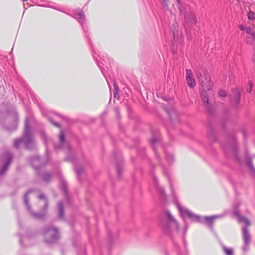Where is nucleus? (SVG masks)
Segmentation results:
<instances>
[{
  "instance_id": "1",
  "label": "nucleus",
  "mask_w": 255,
  "mask_h": 255,
  "mask_svg": "<svg viewBox=\"0 0 255 255\" xmlns=\"http://www.w3.org/2000/svg\"><path fill=\"white\" fill-rule=\"evenodd\" d=\"M196 76L201 85L202 91L201 97L204 104L207 108H209V98L213 95L212 90V84L210 81L209 75L205 72H200L198 71Z\"/></svg>"
},
{
  "instance_id": "2",
  "label": "nucleus",
  "mask_w": 255,
  "mask_h": 255,
  "mask_svg": "<svg viewBox=\"0 0 255 255\" xmlns=\"http://www.w3.org/2000/svg\"><path fill=\"white\" fill-rule=\"evenodd\" d=\"M196 76L201 85L202 91L201 97L204 104L207 108H209V98L213 95L212 90V84L210 81L209 75L205 72H200L198 71Z\"/></svg>"
},
{
  "instance_id": "3",
  "label": "nucleus",
  "mask_w": 255,
  "mask_h": 255,
  "mask_svg": "<svg viewBox=\"0 0 255 255\" xmlns=\"http://www.w3.org/2000/svg\"><path fill=\"white\" fill-rule=\"evenodd\" d=\"M21 143H24L26 147L28 149H31L34 146V141L31 137L27 119L25 120L23 136L22 138L15 140L14 146L16 148H18Z\"/></svg>"
},
{
  "instance_id": "4",
  "label": "nucleus",
  "mask_w": 255,
  "mask_h": 255,
  "mask_svg": "<svg viewBox=\"0 0 255 255\" xmlns=\"http://www.w3.org/2000/svg\"><path fill=\"white\" fill-rule=\"evenodd\" d=\"M238 220L240 223H243L246 225L242 228L243 239L244 240V245L242 249L244 252H246L249 249V245L251 240V236L248 229V227L251 225L250 221L243 217L239 215L238 214Z\"/></svg>"
},
{
  "instance_id": "5",
  "label": "nucleus",
  "mask_w": 255,
  "mask_h": 255,
  "mask_svg": "<svg viewBox=\"0 0 255 255\" xmlns=\"http://www.w3.org/2000/svg\"><path fill=\"white\" fill-rule=\"evenodd\" d=\"M167 218V222H165L162 221L160 223V227L163 231L167 233H170L172 231H178L179 230V225L169 211L166 212Z\"/></svg>"
},
{
  "instance_id": "6",
  "label": "nucleus",
  "mask_w": 255,
  "mask_h": 255,
  "mask_svg": "<svg viewBox=\"0 0 255 255\" xmlns=\"http://www.w3.org/2000/svg\"><path fill=\"white\" fill-rule=\"evenodd\" d=\"M45 242L48 243H53L59 238L58 232L56 228L48 227L43 231Z\"/></svg>"
},
{
  "instance_id": "7",
  "label": "nucleus",
  "mask_w": 255,
  "mask_h": 255,
  "mask_svg": "<svg viewBox=\"0 0 255 255\" xmlns=\"http://www.w3.org/2000/svg\"><path fill=\"white\" fill-rule=\"evenodd\" d=\"M12 156L8 152H5L0 158V162H4V164L3 166L1 169L0 170V175H2L7 169L9 165H10Z\"/></svg>"
},
{
  "instance_id": "8",
  "label": "nucleus",
  "mask_w": 255,
  "mask_h": 255,
  "mask_svg": "<svg viewBox=\"0 0 255 255\" xmlns=\"http://www.w3.org/2000/svg\"><path fill=\"white\" fill-rule=\"evenodd\" d=\"M30 192H31V191H28L25 193L24 197V204H25V206H26L27 210L29 212L31 216L33 218H34L36 219H42L45 216V213L44 212L42 213H37L33 212L31 209L30 205L29 204V203H28L29 199L28 198V195Z\"/></svg>"
},
{
  "instance_id": "9",
  "label": "nucleus",
  "mask_w": 255,
  "mask_h": 255,
  "mask_svg": "<svg viewBox=\"0 0 255 255\" xmlns=\"http://www.w3.org/2000/svg\"><path fill=\"white\" fill-rule=\"evenodd\" d=\"M177 207L180 214L182 216H187L194 221L200 222V217L199 216L196 215L190 212L189 210L182 208V207L179 204H177Z\"/></svg>"
},
{
  "instance_id": "10",
  "label": "nucleus",
  "mask_w": 255,
  "mask_h": 255,
  "mask_svg": "<svg viewBox=\"0 0 255 255\" xmlns=\"http://www.w3.org/2000/svg\"><path fill=\"white\" fill-rule=\"evenodd\" d=\"M186 80L188 86L192 88H194L196 85V82L194 79V75L191 70L188 69L186 70Z\"/></svg>"
},
{
  "instance_id": "11",
  "label": "nucleus",
  "mask_w": 255,
  "mask_h": 255,
  "mask_svg": "<svg viewBox=\"0 0 255 255\" xmlns=\"http://www.w3.org/2000/svg\"><path fill=\"white\" fill-rule=\"evenodd\" d=\"M185 21L189 25H194L196 23V18L195 13L193 12L186 13Z\"/></svg>"
},
{
  "instance_id": "12",
  "label": "nucleus",
  "mask_w": 255,
  "mask_h": 255,
  "mask_svg": "<svg viewBox=\"0 0 255 255\" xmlns=\"http://www.w3.org/2000/svg\"><path fill=\"white\" fill-rule=\"evenodd\" d=\"M231 101L235 105H238L240 101V92L239 89L233 90Z\"/></svg>"
},
{
  "instance_id": "13",
  "label": "nucleus",
  "mask_w": 255,
  "mask_h": 255,
  "mask_svg": "<svg viewBox=\"0 0 255 255\" xmlns=\"http://www.w3.org/2000/svg\"><path fill=\"white\" fill-rule=\"evenodd\" d=\"M239 27L241 30L244 31L247 34L251 35L253 39L255 38V29L254 28L243 24L240 25Z\"/></svg>"
},
{
  "instance_id": "14",
  "label": "nucleus",
  "mask_w": 255,
  "mask_h": 255,
  "mask_svg": "<svg viewBox=\"0 0 255 255\" xmlns=\"http://www.w3.org/2000/svg\"><path fill=\"white\" fill-rule=\"evenodd\" d=\"M74 17L78 19L79 22L82 24L84 21V13L81 10H77L75 12Z\"/></svg>"
},
{
  "instance_id": "15",
  "label": "nucleus",
  "mask_w": 255,
  "mask_h": 255,
  "mask_svg": "<svg viewBox=\"0 0 255 255\" xmlns=\"http://www.w3.org/2000/svg\"><path fill=\"white\" fill-rule=\"evenodd\" d=\"M222 216L221 215H214L210 217L205 216L204 217V219L206 222L207 225L210 227H212L213 221L218 218H221Z\"/></svg>"
},
{
  "instance_id": "16",
  "label": "nucleus",
  "mask_w": 255,
  "mask_h": 255,
  "mask_svg": "<svg viewBox=\"0 0 255 255\" xmlns=\"http://www.w3.org/2000/svg\"><path fill=\"white\" fill-rule=\"evenodd\" d=\"M30 162L32 165L35 168H39L42 164L41 159L38 156L32 158Z\"/></svg>"
},
{
  "instance_id": "17",
  "label": "nucleus",
  "mask_w": 255,
  "mask_h": 255,
  "mask_svg": "<svg viewBox=\"0 0 255 255\" xmlns=\"http://www.w3.org/2000/svg\"><path fill=\"white\" fill-rule=\"evenodd\" d=\"M232 150L234 156L235 157L237 161L241 164L243 163L244 161V159H243L242 158L238 156L237 147L236 146H233L232 147Z\"/></svg>"
},
{
  "instance_id": "18",
  "label": "nucleus",
  "mask_w": 255,
  "mask_h": 255,
  "mask_svg": "<svg viewBox=\"0 0 255 255\" xmlns=\"http://www.w3.org/2000/svg\"><path fill=\"white\" fill-rule=\"evenodd\" d=\"M245 160L246 161H247L248 165L251 171H252V173L255 176V169L253 164L252 163L250 159H249L248 156L246 155V156L245 157Z\"/></svg>"
},
{
  "instance_id": "19",
  "label": "nucleus",
  "mask_w": 255,
  "mask_h": 255,
  "mask_svg": "<svg viewBox=\"0 0 255 255\" xmlns=\"http://www.w3.org/2000/svg\"><path fill=\"white\" fill-rule=\"evenodd\" d=\"M38 198L40 200H43L45 205L43 207V211H46L48 209V203L47 199L45 197V196L44 194H40L38 196Z\"/></svg>"
},
{
  "instance_id": "20",
  "label": "nucleus",
  "mask_w": 255,
  "mask_h": 255,
  "mask_svg": "<svg viewBox=\"0 0 255 255\" xmlns=\"http://www.w3.org/2000/svg\"><path fill=\"white\" fill-rule=\"evenodd\" d=\"M58 216L60 219H62L64 217V210L63 204L61 202L58 203Z\"/></svg>"
},
{
  "instance_id": "21",
  "label": "nucleus",
  "mask_w": 255,
  "mask_h": 255,
  "mask_svg": "<svg viewBox=\"0 0 255 255\" xmlns=\"http://www.w3.org/2000/svg\"><path fill=\"white\" fill-rule=\"evenodd\" d=\"M223 251L226 255H233V250L231 248H228L225 246L223 247Z\"/></svg>"
},
{
  "instance_id": "22",
  "label": "nucleus",
  "mask_w": 255,
  "mask_h": 255,
  "mask_svg": "<svg viewBox=\"0 0 255 255\" xmlns=\"http://www.w3.org/2000/svg\"><path fill=\"white\" fill-rule=\"evenodd\" d=\"M51 175L48 173H45L42 176V179L45 181H48L51 179Z\"/></svg>"
},
{
  "instance_id": "23",
  "label": "nucleus",
  "mask_w": 255,
  "mask_h": 255,
  "mask_svg": "<svg viewBox=\"0 0 255 255\" xmlns=\"http://www.w3.org/2000/svg\"><path fill=\"white\" fill-rule=\"evenodd\" d=\"M17 121H18L17 117V116H15L14 123L13 124V125L12 127L8 128V129L9 130H11L15 129L17 126Z\"/></svg>"
},
{
  "instance_id": "24",
  "label": "nucleus",
  "mask_w": 255,
  "mask_h": 255,
  "mask_svg": "<svg viewBox=\"0 0 255 255\" xmlns=\"http://www.w3.org/2000/svg\"><path fill=\"white\" fill-rule=\"evenodd\" d=\"M75 170L76 173H77V174L79 175L83 172L84 168L80 166H77L75 167Z\"/></svg>"
},
{
  "instance_id": "25",
  "label": "nucleus",
  "mask_w": 255,
  "mask_h": 255,
  "mask_svg": "<svg viewBox=\"0 0 255 255\" xmlns=\"http://www.w3.org/2000/svg\"><path fill=\"white\" fill-rule=\"evenodd\" d=\"M157 189L159 192V193L162 195L163 197H165V193L164 189L160 186H157Z\"/></svg>"
},
{
  "instance_id": "26",
  "label": "nucleus",
  "mask_w": 255,
  "mask_h": 255,
  "mask_svg": "<svg viewBox=\"0 0 255 255\" xmlns=\"http://www.w3.org/2000/svg\"><path fill=\"white\" fill-rule=\"evenodd\" d=\"M59 139L61 144L64 143L65 142V136L64 133L62 131H61L59 134Z\"/></svg>"
},
{
  "instance_id": "27",
  "label": "nucleus",
  "mask_w": 255,
  "mask_h": 255,
  "mask_svg": "<svg viewBox=\"0 0 255 255\" xmlns=\"http://www.w3.org/2000/svg\"><path fill=\"white\" fill-rule=\"evenodd\" d=\"M248 18L250 19H255V13L252 11H249L248 13Z\"/></svg>"
},
{
  "instance_id": "28",
  "label": "nucleus",
  "mask_w": 255,
  "mask_h": 255,
  "mask_svg": "<svg viewBox=\"0 0 255 255\" xmlns=\"http://www.w3.org/2000/svg\"><path fill=\"white\" fill-rule=\"evenodd\" d=\"M162 0V3L164 8L166 9H167L168 8V3H169V0Z\"/></svg>"
},
{
  "instance_id": "29",
  "label": "nucleus",
  "mask_w": 255,
  "mask_h": 255,
  "mask_svg": "<svg viewBox=\"0 0 255 255\" xmlns=\"http://www.w3.org/2000/svg\"><path fill=\"white\" fill-rule=\"evenodd\" d=\"M114 86L115 91L114 92V97H116V95L118 94V91L119 90V87H118V86L115 83H114Z\"/></svg>"
},
{
  "instance_id": "30",
  "label": "nucleus",
  "mask_w": 255,
  "mask_h": 255,
  "mask_svg": "<svg viewBox=\"0 0 255 255\" xmlns=\"http://www.w3.org/2000/svg\"><path fill=\"white\" fill-rule=\"evenodd\" d=\"M219 95L222 97H225L227 96L226 92L223 90L219 92Z\"/></svg>"
},
{
  "instance_id": "31",
  "label": "nucleus",
  "mask_w": 255,
  "mask_h": 255,
  "mask_svg": "<svg viewBox=\"0 0 255 255\" xmlns=\"http://www.w3.org/2000/svg\"><path fill=\"white\" fill-rule=\"evenodd\" d=\"M248 85L249 86V88L247 89V91L248 93H251L252 91L253 84L251 82H250L248 84Z\"/></svg>"
},
{
  "instance_id": "32",
  "label": "nucleus",
  "mask_w": 255,
  "mask_h": 255,
  "mask_svg": "<svg viewBox=\"0 0 255 255\" xmlns=\"http://www.w3.org/2000/svg\"><path fill=\"white\" fill-rule=\"evenodd\" d=\"M117 170L118 175L120 176L121 175L122 172V168L120 167H118Z\"/></svg>"
},
{
  "instance_id": "33",
  "label": "nucleus",
  "mask_w": 255,
  "mask_h": 255,
  "mask_svg": "<svg viewBox=\"0 0 255 255\" xmlns=\"http://www.w3.org/2000/svg\"><path fill=\"white\" fill-rule=\"evenodd\" d=\"M156 141H157V139L155 137H153L151 139V144L152 145H154V144L156 142Z\"/></svg>"
},
{
  "instance_id": "34",
  "label": "nucleus",
  "mask_w": 255,
  "mask_h": 255,
  "mask_svg": "<svg viewBox=\"0 0 255 255\" xmlns=\"http://www.w3.org/2000/svg\"><path fill=\"white\" fill-rule=\"evenodd\" d=\"M168 160H169L170 162H172V161L173 159V157L172 155H169L168 157H167Z\"/></svg>"
},
{
  "instance_id": "35",
  "label": "nucleus",
  "mask_w": 255,
  "mask_h": 255,
  "mask_svg": "<svg viewBox=\"0 0 255 255\" xmlns=\"http://www.w3.org/2000/svg\"><path fill=\"white\" fill-rule=\"evenodd\" d=\"M51 123H52L53 125H54L55 126H56V127H60V125H59V124H57V123H56L53 122H52V121H51Z\"/></svg>"
},
{
  "instance_id": "36",
  "label": "nucleus",
  "mask_w": 255,
  "mask_h": 255,
  "mask_svg": "<svg viewBox=\"0 0 255 255\" xmlns=\"http://www.w3.org/2000/svg\"><path fill=\"white\" fill-rule=\"evenodd\" d=\"M178 3L179 4H180V0H176Z\"/></svg>"
},
{
  "instance_id": "37",
  "label": "nucleus",
  "mask_w": 255,
  "mask_h": 255,
  "mask_svg": "<svg viewBox=\"0 0 255 255\" xmlns=\"http://www.w3.org/2000/svg\"><path fill=\"white\" fill-rule=\"evenodd\" d=\"M55 147H56V146H55ZM57 148H62L61 146H58L57 147Z\"/></svg>"
},
{
  "instance_id": "38",
  "label": "nucleus",
  "mask_w": 255,
  "mask_h": 255,
  "mask_svg": "<svg viewBox=\"0 0 255 255\" xmlns=\"http://www.w3.org/2000/svg\"><path fill=\"white\" fill-rule=\"evenodd\" d=\"M173 36H174V38L175 39V35L174 33H173Z\"/></svg>"
},
{
  "instance_id": "39",
  "label": "nucleus",
  "mask_w": 255,
  "mask_h": 255,
  "mask_svg": "<svg viewBox=\"0 0 255 255\" xmlns=\"http://www.w3.org/2000/svg\"><path fill=\"white\" fill-rule=\"evenodd\" d=\"M249 38H248V39H247V42H248V43H249Z\"/></svg>"
},
{
  "instance_id": "40",
  "label": "nucleus",
  "mask_w": 255,
  "mask_h": 255,
  "mask_svg": "<svg viewBox=\"0 0 255 255\" xmlns=\"http://www.w3.org/2000/svg\"><path fill=\"white\" fill-rule=\"evenodd\" d=\"M178 9L181 11V9L179 7H178Z\"/></svg>"
},
{
  "instance_id": "41",
  "label": "nucleus",
  "mask_w": 255,
  "mask_h": 255,
  "mask_svg": "<svg viewBox=\"0 0 255 255\" xmlns=\"http://www.w3.org/2000/svg\"><path fill=\"white\" fill-rule=\"evenodd\" d=\"M20 243H21V240H20Z\"/></svg>"
},
{
  "instance_id": "42",
  "label": "nucleus",
  "mask_w": 255,
  "mask_h": 255,
  "mask_svg": "<svg viewBox=\"0 0 255 255\" xmlns=\"http://www.w3.org/2000/svg\"><path fill=\"white\" fill-rule=\"evenodd\" d=\"M23 1H27V0H22Z\"/></svg>"
}]
</instances>
